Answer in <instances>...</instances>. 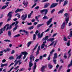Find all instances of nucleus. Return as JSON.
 Here are the masks:
<instances>
[{
    "label": "nucleus",
    "instance_id": "79ce46f5",
    "mask_svg": "<svg viewBox=\"0 0 72 72\" xmlns=\"http://www.w3.org/2000/svg\"><path fill=\"white\" fill-rule=\"evenodd\" d=\"M35 19L37 22H40V21L39 20V18L37 17V16H36L35 17Z\"/></svg>",
    "mask_w": 72,
    "mask_h": 72
},
{
    "label": "nucleus",
    "instance_id": "4be33fe9",
    "mask_svg": "<svg viewBox=\"0 0 72 72\" xmlns=\"http://www.w3.org/2000/svg\"><path fill=\"white\" fill-rule=\"evenodd\" d=\"M72 59H71V62L70 64H69L68 66V68H69V67H72Z\"/></svg>",
    "mask_w": 72,
    "mask_h": 72
},
{
    "label": "nucleus",
    "instance_id": "0e129e2a",
    "mask_svg": "<svg viewBox=\"0 0 72 72\" xmlns=\"http://www.w3.org/2000/svg\"><path fill=\"white\" fill-rule=\"evenodd\" d=\"M15 22V25H17V24H18V23H19V21H17Z\"/></svg>",
    "mask_w": 72,
    "mask_h": 72
},
{
    "label": "nucleus",
    "instance_id": "8fccbe9b",
    "mask_svg": "<svg viewBox=\"0 0 72 72\" xmlns=\"http://www.w3.org/2000/svg\"><path fill=\"white\" fill-rule=\"evenodd\" d=\"M66 54H67V53H64V58H65V59H66L67 58V57L66 56Z\"/></svg>",
    "mask_w": 72,
    "mask_h": 72
},
{
    "label": "nucleus",
    "instance_id": "c85d7f7f",
    "mask_svg": "<svg viewBox=\"0 0 72 72\" xmlns=\"http://www.w3.org/2000/svg\"><path fill=\"white\" fill-rule=\"evenodd\" d=\"M33 28H34V27H33V26H32L28 28V29L29 30H32V29H33Z\"/></svg>",
    "mask_w": 72,
    "mask_h": 72
},
{
    "label": "nucleus",
    "instance_id": "6e6552de",
    "mask_svg": "<svg viewBox=\"0 0 72 72\" xmlns=\"http://www.w3.org/2000/svg\"><path fill=\"white\" fill-rule=\"evenodd\" d=\"M34 59H35V57H34V56L31 55L30 58V61L29 62L30 63H32V59H33V61H34Z\"/></svg>",
    "mask_w": 72,
    "mask_h": 72
},
{
    "label": "nucleus",
    "instance_id": "72a5a7b5",
    "mask_svg": "<svg viewBox=\"0 0 72 72\" xmlns=\"http://www.w3.org/2000/svg\"><path fill=\"white\" fill-rule=\"evenodd\" d=\"M11 33V32L10 31H9L8 32V35L10 37H11V35H12Z\"/></svg>",
    "mask_w": 72,
    "mask_h": 72
},
{
    "label": "nucleus",
    "instance_id": "f8f14e48",
    "mask_svg": "<svg viewBox=\"0 0 72 72\" xmlns=\"http://www.w3.org/2000/svg\"><path fill=\"white\" fill-rule=\"evenodd\" d=\"M15 64L14 65V66L15 67V66H16L18 64V63H19V65H20L21 63H22V62H20V60H17L16 62H15Z\"/></svg>",
    "mask_w": 72,
    "mask_h": 72
},
{
    "label": "nucleus",
    "instance_id": "58836bf2",
    "mask_svg": "<svg viewBox=\"0 0 72 72\" xmlns=\"http://www.w3.org/2000/svg\"><path fill=\"white\" fill-rule=\"evenodd\" d=\"M7 7L6 5H4L1 8V10L2 9H5V8H6Z\"/></svg>",
    "mask_w": 72,
    "mask_h": 72
},
{
    "label": "nucleus",
    "instance_id": "20e7f679",
    "mask_svg": "<svg viewBox=\"0 0 72 72\" xmlns=\"http://www.w3.org/2000/svg\"><path fill=\"white\" fill-rule=\"evenodd\" d=\"M48 10L46 9H45L42 10H41L40 11V12L41 13H42L43 12H45L44 14H45V15H46V14H47V13L48 12Z\"/></svg>",
    "mask_w": 72,
    "mask_h": 72
},
{
    "label": "nucleus",
    "instance_id": "dca6fc26",
    "mask_svg": "<svg viewBox=\"0 0 72 72\" xmlns=\"http://www.w3.org/2000/svg\"><path fill=\"white\" fill-rule=\"evenodd\" d=\"M22 57V55H20L18 56L16 58V60H15L14 62V63H15L17 61V60L18 59H20L21 58V57Z\"/></svg>",
    "mask_w": 72,
    "mask_h": 72
},
{
    "label": "nucleus",
    "instance_id": "9b49d317",
    "mask_svg": "<svg viewBox=\"0 0 72 72\" xmlns=\"http://www.w3.org/2000/svg\"><path fill=\"white\" fill-rule=\"evenodd\" d=\"M57 5H58V3H53L51 5L50 8H54V7L56 6Z\"/></svg>",
    "mask_w": 72,
    "mask_h": 72
},
{
    "label": "nucleus",
    "instance_id": "338daca9",
    "mask_svg": "<svg viewBox=\"0 0 72 72\" xmlns=\"http://www.w3.org/2000/svg\"><path fill=\"white\" fill-rule=\"evenodd\" d=\"M27 24L28 25H32V22H28L27 23Z\"/></svg>",
    "mask_w": 72,
    "mask_h": 72
},
{
    "label": "nucleus",
    "instance_id": "864d4df0",
    "mask_svg": "<svg viewBox=\"0 0 72 72\" xmlns=\"http://www.w3.org/2000/svg\"><path fill=\"white\" fill-rule=\"evenodd\" d=\"M55 10L54 9H53L52 10H51V14L53 13L54 12H55Z\"/></svg>",
    "mask_w": 72,
    "mask_h": 72
},
{
    "label": "nucleus",
    "instance_id": "393cba45",
    "mask_svg": "<svg viewBox=\"0 0 72 72\" xmlns=\"http://www.w3.org/2000/svg\"><path fill=\"white\" fill-rule=\"evenodd\" d=\"M44 24H39L37 26V28H39V27H40V26H43V25H44Z\"/></svg>",
    "mask_w": 72,
    "mask_h": 72
},
{
    "label": "nucleus",
    "instance_id": "6ab92c4d",
    "mask_svg": "<svg viewBox=\"0 0 72 72\" xmlns=\"http://www.w3.org/2000/svg\"><path fill=\"white\" fill-rule=\"evenodd\" d=\"M65 24H66L65 22H64L61 26V28L62 29H64V27L65 26Z\"/></svg>",
    "mask_w": 72,
    "mask_h": 72
},
{
    "label": "nucleus",
    "instance_id": "b1692460",
    "mask_svg": "<svg viewBox=\"0 0 72 72\" xmlns=\"http://www.w3.org/2000/svg\"><path fill=\"white\" fill-rule=\"evenodd\" d=\"M63 40L64 41H67V38L66 37V35H64Z\"/></svg>",
    "mask_w": 72,
    "mask_h": 72
},
{
    "label": "nucleus",
    "instance_id": "f257e3e1",
    "mask_svg": "<svg viewBox=\"0 0 72 72\" xmlns=\"http://www.w3.org/2000/svg\"><path fill=\"white\" fill-rule=\"evenodd\" d=\"M9 26V24H7L5 26L3 27V31H5V29H6V26L7 28L6 29V31L8 30H11L12 28V26L11 25L10 26Z\"/></svg>",
    "mask_w": 72,
    "mask_h": 72
},
{
    "label": "nucleus",
    "instance_id": "052dcab7",
    "mask_svg": "<svg viewBox=\"0 0 72 72\" xmlns=\"http://www.w3.org/2000/svg\"><path fill=\"white\" fill-rule=\"evenodd\" d=\"M15 24V22H14L12 24L10 25V26H11V28H12V26H14V24Z\"/></svg>",
    "mask_w": 72,
    "mask_h": 72
},
{
    "label": "nucleus",
    "instance_id": "4d7b16f0",
    "mask_svg": "<svg viewBox=\"0 0 72 72\" xmlns=\"http://www.w3.org/2000/svg\"><path fill=\"white\" fill-rule=\"evenodd\" d=\"M39 54V51H37L36 52V56H37V55H38Z\"/></svg>",
    "mask_w": 72,
    "mask_h": 72
},
{
    "label": "nucleus",
    "instance_id": "6e6d98bb",
    "mask_svg": "<svg viewBox=\"0 0 72 72\" xmlns=\"http://www.w3.org/2000/svg\"><path fill=\"white\" fill-rule=\"evenodd\" d=\"M9 59L10 60H11L12 59H14V58H13V57L11 56L9 58Z\"/></svg>",
    "mask_w": 72,
    "mask_h": 72
},
{
    "label": "nucleus",
    "instance_id": "ea45409f",
    "mask_svg": "<svg viewBox=\"0 0 72 72\" xmlns=\"http://www.w3.org/2000/svg\"><path fill=\"white\" fill-rule=\"evenodd\" d=\"M20 36V34H18L17 35H15L14 37L15 38H16V37H19V36Z\"/></svg>",
    "mask_w": 72,
    "mask_h": 72
},
{
    "label": "nucleus",
    "instance_id": "473e14b6",
    "mask_svg": "<svg viewBox=\"0 0 72 72\" xmlns=\"http://www.w3.org/2000/svg\"><path fill=\"white\" fill-rule=\"evenodd\" d=\"M44 46L46 47V46L45 44H42L41 46V49H43V48H44Z\"/></svg>",
    "mask_w": 72,
    "mask_h": 72
},
{
    "label": "nucleus",
    "instance_id": "a18cd8bd",
    "mask_svg": "<svg viewBox=\"0 0 72 72\" xmlns=\"http://www.w3.org/2000/svg\"><path fill=\"white\" fill-rule=\"evenodd\" d=\"M53 61L54 64H57V60L55 59H53Z\"/></svg>",
    "mask_w": 72,
    "mask_h": 72
},
{
    "label": "nucleus",
    "instance_id": "4c0bfd02",
    "mask_svg": "<svg viewBox=\"0 0 72 72\" xmlns=\"http://www.w3.org/2000/svg\"><path fill=\"white\" fill-rule=\"evenodd\" d=\"M64 11V9H63L59 11L58 12V14H60V13H62L63 11Z\"/></svg>",
    "mask_w": 72,
    "mask_h": 72
},
{
    "label": "nucleus",
    "instance_id": "49530a36",
    "mask_svg": "<svg viewBox=\"0 0 72 72\" xmlns=\"http://www.w3.org/2000/svg\"><path fill=\"white\" fill-rule=\"evenodd\" d=\"M67 46H69L70 45V40H69L68 41V42L67 43Z\"/></svg>",
    "mask_w": 72,
    "mask_h": 72
},
{
    "label": "nucleus",
    "instance_id": "e433bc0d",
    "mask_svg": "<svg viewBox=\"0 0 72 72\" xmlns=\"http://www.w3.org/2000/svg\"><path fill=\"white\" fill-rule=\"evenodd\" d=\"M23 4L25 6H27V4H28V2H26L25 3L24 1Z\"/></svg>",
    "mask_w": 72,
    "mask_h": 72
},
{
    "label": "nucleus",
    "instance_id": "f03ea898",
    "mask_svg": "<svg viewBox=\"0 0 72 72\" xmlns=\"http://www.w3.org/2000/svg\"><path fill=\"white\" fill-rule=\"evenodd\" d=\"M64 15L66 17V18L65 19V21L66 22V24L68 23V21H69V18L68 17V16H67L68 15V14L67 13H66L64 14Z\"/></svg>",
    "mask_w": 72,
    "mask_h": 72
},
{
    "label": "nucleus",
    "instance_id": "c03bdc74",
    "mask_svg": "<svg viewBox=\"0 0 72 72\" xmlns=\"http://www.w3.org/2000/svg\"><path fill=\"white\" fill-rule=\"evenodd\" d=\"M9 3H10V2H6L5 4H6V6H9V5L8 4H9Z\"/></svg>",
    "mask_w": 72,
    "mask_h": 72
},
{
    "label": "nucleus",
    "instance_id": "3c124183",
    "mask_svg": "<svg viewBox=\"0 0 72 72\" xmlns=\"http://www.w3.org/2000/svg\"><path fill=\"white\" fill-rule=\"evenodd\" d=\"M69 36L71 37L72 36V31H71L70 32V35H69Z\"/></svg>",
    "mask_w": 72,
    "mask_h": 72
},
{
    "label": "nucleus",
    "instance_id": "cd10ccee",
    "mask_svg": "<svg viewBox=\"0 0 72 72\" xmlns=\"http://www.w3.org/2000/svg\"><path fill=\"white\" fill-rule=\"evenodd\" d=\"M44 17H43V19H48L49 17H48L46 16V15H45V14H44Z\"/></svg>",
    "mask_w": 72,
    "mask_h": 72
},
{
    "label": "nucleus",
    "instance_id": "680f3d73",
    "mask_svg": "<svg viewBox=\"0 0 72 72\" xmlns=\"http://www.w3.org/2000/svg\"><path fill=\"white\" fill-rule=\"evenodd\" d=\"M54 42H55V41H54L53 42L50 44L49 45V46H52L53 44L54 43Z\"/></svg>",
    "mask_w": 72,
    "mask_h": 72
},
{
    "label": "nucleus",
    "instance_id": "5fc2aeb1",
    "mask_svg": "<svg viewBox=\"0 0 72 72\" xmlns=\"http://www.w3.org/2000/svg\"><path fill=\"white\" fill-rule=\"evenodd\" d=\"M49 30H50V28H48L46 30H45L44 31V32H49Z\"/></svg>",
    "mask_w": 72,
    "mask_h": 72
},
{
    "label": "nucleus",
    "instance_id": "09e8293b",
    "mask_svg": "<svg viewBox=\"0 0 72 72\" xmlns=\"http://www.w3.org/2000/svg\"><path fill=\"white\" fill-rule=\"evenodd\" d=\"M17 10H18V12H22V10H23V9H19L18 8H17Z\"/></svg>",
    "mask_w": 72,
    "mask_h": 72
},
{
    "label": "nucleus",
    "instance_id": "9d476101",
    "mask_svg": "<svg viewBox=\"0 0 72 72\" xmlns=\"http://www.w3.org/2000/svg\"><path fill=\"white\" fill-rule=\"evenodd\" d=\"M52 20H53V18H51L48 21L46 22V24L47 26H49L50 23H51V22H52Z\"/></svg>",
    "mask_w": 72,
    "mask_h": 72
},
{
    "label": "nucleus",
    "instance_id": "5701e85b",
    "mask_svg": "<svg viewBox=\"0 0 72 72\" xmlns=\"http://www.w3.org/2000/svg\"><path fill=\"white\" fill-rule=\"evenodd\" d=\"M50 3H46L44 7V8H48L49 6V5H50Z\"/></svg>",
    "mask_w": 72,
    "mask_h": 72
},
{
    "label": "nucleus",
    "instance_id": "39448f33",
    "mask_svg": "<svg viewBox=\"0 0 72 72\" xmlns=\"http://www.w3.org/2000/svg\"><path fill=\"white\" fill-rule=\"evenodd\" d=\"M21 54L24 55V56L23 57V59H24L25 58H26V57H27V55L28 53H27V52L26 51H24L22 52Z\"/></svg>",
    "mask_w": 72,
    "mask_h": 72
},
{
    "label": "nucleus",
    "instance_id": "13d9d810",
    "mask_svg": "<svg viewBox=\"0 0 72 72\" xmlns=\"http://www.w3.org/2000/svg\"><path fill=\"white\" fill-rule=\"evenodd\" d=\"M57 35H58V33H57L53 34V35L52 37H55V36H57Z\"/></svg>",
    "mask_w": 72,
    "mask_h": 72
},
{
    "label": "nucleus",
    "instance_id": "de8ad7c7",
    "mask_svg": "<svg viewBox=\"0 0 72 72\" xmlns=\"http://www.w3.org/2000/svg\"><path fill=\"white\" fill-rule=\"evenodd\" d=\"M17 10H18V12H22V10H23V9H19L18 8H17Z\"/></svg>",
    "mask_w": 72,
    "mask_h": 72
},
{
    "label": "nucleus",
    "instance_id": "2eb2a0df",
    "mask_svg": "<svg viewBox=\"0 0 72 72\" xmlns=\"http://www.w3.org/2000/svg\"><path fill=\"white\" fill-rule=\"evenodd\" d=\"M14 12H10L8 14V16L9 17H12V14H13Z\"/></svg>",
    "mask_w": 72,
    "mask_h": 72
},
{
    "label": "nucleus",
    "instance_id": "bf43d9fd",
    "mask_svg": "<svg viewBox=\"0 0 72 72\" xmlns=\"http://www.w3.org/2000/svg\"><path fill=\"white\" fill-rule=\"evenodd\" d=\"M37 3H35L33 5V6H32V7L31 8L32 9V8H33L35 6H36V5Z\"/></svg>",
    "mask_w": 72,
    "mask_h": 72
},
{
    "label": "nucleus",
    "instance_id": "f704fd0d",
    "mask_svg": "<svg viewBox=\"0 0 72 72\" xmlns=\"http://www.w3.org/2000/svg\"><path fill=\"white\" fill-rule=\"evenodd\" d=\"M71 49H70L68 52V54L69 55V56H71Z\"/></svg>",
    "mask_w": 72,
    "mask_h": 72
},
{
    "label": "nucleus",
    "instance_id": "412c9836",
    "mask_svg": "<svg viewBox=\"0 0 72 72\" xmlns=\"http://www.w3.org/2000/svg\"><path fill=\"white\" fill-rule=\"evenodd\" d=\"M48 38H49V36H46L43 39V40H47L48 41V40H49Z\"/></svg>",
    "mask_w": 72,
    "mask_h": 72
},
{
    "label": "nucleus",
    "instance_id": "37998d69",
    "mask_svg": "<svg viewBox=\"0 0 72 72\" xmlns=\"http://www.w3.org/2000/svg\"><path fill=\"white\" fill-rule=\"evenodd\" d=\"M38 45H39L38 44H37V45L35 46V47L34 49H33V50H35L36 49V48L37 47V46H38Z\"/></svg>",
    "mask_w": 72,
    "mask_h": 72
},
{
    "label": "nucleus",
    "instance_id": "7ed1b4c3",
    "mask_svg": "<svg viewBox=\"0 0 72 72\" xmlns=\"http://www.w3.org/2000/svg\"><path fill=\"white\" fill-rule=\"evenodd\" d=\"M55 51V50L53 49L50 52V54L49 55V57L48 58V60H50V56L53 55V54Z\"/></svg>",
    "mask_w": 72,
    "mask_h": 72
},
{
    "label": "nucleus",
    "instance_id": "603ef678",
    "mask_svg": "<svg viewBox=\"0 0 72 72\" xmlns=\"http://www.w3.org/2000/svg\"><path fill=\"white\" fill-rule=\"evenodd\" d=\"M4 41H5L6 42H10V40H9V39H6L4 40Z\"/></svg>",
    "mask_w": 72,
    "mask_h": 72
},
{
    "label": "nucleus",
    "instance_id": "7c9ffc66",
    "mask_svg": "<svg viewBox=\"0 0 72 72\" xmlns=\"http://www.w3.org/2000/svg\"><path fill=\"white\" fill-rule=\"evenodd\" d=\"M22 32H24L25 33H26V35H27L28 33V32L27 31H26V30H24L22 31Z\"/></svg>",
    "mask_w": 72,
    "mask_h": 72
},
{
    "label": "nucleus",
    "instance_id": "bb28decb",
    "mask_svg": "<svg viewBox=\"0 0 72 72\" xmlns=\"http://www.w3.org/2000/svg\"><path fill=\"white\" fill-rule=\"evenodd\" d=\"M31 44H32V41L29 42L27 44L28 47H29Z\"/></svg>",
    "mask_w": 72,
    "mask_h": 72
},
{
    "label": "nucleus",
    "instance_id": "1a4fd4ad",
    "mask_svg": "<svg viewBox=\"0 0 72 72\" xmlns=\"http://www.w3.org/2000/svg\"><path fill=\"white\" fill-rule=\"evenodd\" d=\"M34 59H35V57H34V56L31 55L30 58V61L29 62L30 63H32V59H33V61H34Z\"/></svg>",
    "mask_w": 72,
    "mask_h": 72
},
{
    "label": "nucleus",
    "instance_id": "aec40b11",
    "mask_svg": "<svg viewBox=\"0 0 72 72\" xmlns=\"http://www.w3.org/2000/svg\"><path fill=\"white\" fill-rule=\"evenodd\" d=\"M45 66H43L41 68V71L42 72H44V70L45 69Z\"/></svg>",
    "mask_w": 72,
    "mask_h": 72
},
{
    "label": "nucleus",
    "instance_id": "2f4dec72",
    "mask_svg": "<svg viewBox=\"0 0 72 72\" xmlns=\"http://www.w3.org/2000/svg\"><path fill=\"white\" fill-rule=\"evenodd\" d=\"M2 33H3V28H2L0 30V35Z\"/></svg>",
    "mask_w": 72,
    "mask_h": 72
},
{
    "label": "nucleus",
    "instance_id": "0eeeda50",
    "mask_svg": "<svg viewBox=\"0 0 72 72\" xmlns=\"http://www.w3.org/2000/svg\"><path fill=\"white\" fill-rule=\"evenodd\" d=\"M33 65L32 63H31V62L29 63V68H28V70L29 71H31V68L32 67V66H33Z\"/></svg>",
    "mask_w": 72,
    "mask_h": 72
},
{
    "label": "nucleus",
    "instance_id": "ddd939ff",
    "mask_svg": "<svg viewBox=\"0 0 72 72\" xmlns=\"http://www.w3.org/2000/svg\"><path fill=\"white\" fill-rule=\"evenodd\" d=\"M44 33V32H42V33L41 34V35H40V33H38L37 35L38 38H41V37H42V36H43Z\"/></svg>",
    "mask_w": 72,
    "mask_h": 72
},
{
    "label": "nucleus",
    "instance_id": "774afa93",
    "mask_svg": "<svg viewBox=\"0 0 72 72\" xmlns=\"http://www.w3.org/2000/svg\"><path fill=\"white\" fill-rule=\"evenodd\" d=\"M40 50V46H39L38 47L37 51H39Z\"/></svg>",
    "mask_w": 72,
    "mask_h": 72
},
{
    "label": "nucleus",
    "instance_id": "69168bd1",
    "mask_svg": "<svg viewBox=\"0 0 72 72\" xmlns=\"http://www.w3.org/2000/svg\"><path fill=\"white\" fill-rule=\"evenodd\" d=\"M34 9H35L38 10V9H39V6H37L36 7H35L34 8Z\"/></svg>",
    "mask_w": 72,
    "mask_h": 72
},
{
    "label": "nucleus",
    "instance_id": "f3484780",
    "mask_svg": "<svg viewBox=\"0 0 72 72\" xmlns=\"http://www.w3.org/2000/svg\"><path fill=\"white\" fill-rule=\"evenodd\" d=\"M54 56L53 57V59H55L57 57H58V55H57V53H56L54 54Z\"/></svg>",
    "mask_w": 72,
    "mask_h": 72
},
{
    "label": "nucleus",
    "instance_id": "423d86ee",
    "mask_svg": "<svg viewBox=\"0 0 72 72\" xmlns=\"http://www.w3.org/2000/svg\"><path fill=\"white\" fill-rule=\"evenodd\" d=\"M27 14H26L25 15H23L21 17V19L22 21H25L26 19L27 18Z\"/></svg>",
    "mask_w": 72,
    "mask_h": 72
},
{
    "label": "nucleus",
    "instance_id": "e2e57ef3",
    "mask_svg": "<svg viewBox=\"0 0 72 72\" xmlns=\"http://www.w3.org/2000/svg\"><path fill=\"white\" fill-rule=\"evenodd\" d=\"M42 57H43V56H40L39 59L40 60H42Z\"/></svg>",
    "mask_w": 72,
    "mask_h": 72
},
{
    "label": "nucleus",
    "instance_id": "a878e982",
    "mask_svg": "<svg viewBox=\"0 0 72 72\" xmlns=\"http://www.w3.org/2000/svg\"><path fill=\"white\" fill-rule=\"evenodd\" d=\"M68 4V1L66 0L64 1V3L63 4V6H65L67 4Z\"/></svg>",
    "mask_w": 72,
    "mask_h": 72
},
{
    "label": "nucleus",
    "instance_id": "4468645a",
    "mask_svg": "<svg viewBox=\"0 0 72 72\" xmlns=\"http://www.w3.org/2000/svg\"><path fill=\"white\" fill-rule=\"evenodd\" d=\"M34 66L33 67V72H35V69L36 68V62H34Z\"/></svg>",
    "mask_w": 72,
    "mask_h": 72
},
{
    "label": "nucleus",
    "instance_id": "c756f323",
    "mask_svg": "<svg viewBox=\"0 0 72 72\" xmlns=\"http://www.w3.org/2000/svg\"><path fill=\"white\" fill-rule=\"evenodd\" d=\"M17 17H18V18L19 19V18H21V15H19V13H18L17 14H16L15 15V16H16V15H17Z\"/></svg>",
    "mask_w": 72,
    "mask_h": 72
},
{
    "label": "nucleus",
    "instance_id": "a211bd4d",
    "mask_svg": "<svg viewBox=\"0 0 72 72\" xmlns=\"http://www.w3.org/2000/svg\"><path fill=\"white\" fill-rule=\"evenodd\" d=\"M55 39V38H50L48 39V40H47V41H51V42H52V41L54 40Z\"/></svg>",
    "mask_w": 72,
    "mask_h": 72
},
{
    "label": "nucleus",
    "instance_id": "a19ab883",
    "mask_svg": "<svg viewBox=\"0 0 72 72\" xmlns=\"http://www.w3.org/2000/svg\"><path fill=\"white\" fill-rule=\"evenodd\" d=\"M36 35H35V34H33V40H36Z\"/></svg>",
    "mask_w": 72,
    "mask_h": 72
},
{
    "label": "nucleus",
    "instance_id": "c9c22d12",
    "mask_svg": "<svg viewBox=\"0 0 72 72\" xmlns=\"http://www.w3.org/2000/svg\"><path fill=\"white\" fill-rule=\"evenodd\" d=\"M48 67L50 69L51 68H53V66L51 65V64H48Z\"/></svg>",
    "mask_w": 72,
    "mask_h": 72
}]
</instances>
